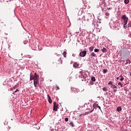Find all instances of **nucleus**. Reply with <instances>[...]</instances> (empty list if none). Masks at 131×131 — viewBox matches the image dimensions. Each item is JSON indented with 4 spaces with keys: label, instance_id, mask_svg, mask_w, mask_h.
Wrapping results in <instances>:
<instances>
[{
    "label": "nucleus",
    "instance_id": "20",
    "mask_svg": "<svg viewBox=\"0 0 131 131\" xmlns=\"http://www.w3.org/2000/svg\"><path fill=\"white\" fill-rule=\"evenodd\" d=\"M124 4H125L126 5H127V4L129 3V0H124Z\"/></svg>",
    "mask_w": 131,
    "mask_h": 131
},
{
    "label": "nucleus",
    "instance_id": "7",
    "mask_svg": "<svg viewBox=\"0 0 131 131\" xmlns=\"http://www.w3.org/2000/svg\"><path fill=\"white\" fill-rule=\"evenodd\" d=\"M93 107L94 109H97V108H99V109L101 110V106H99V105L97 103H94Z\"/></svg>",
    "mask_w": 131,
    "mask_h": 131
},
{
    "label": "nucleus",
    "instance_id": "12",
    "mask_svg": "<svg viewBox=\"0 0 131 131\" xmlns=\"http://www.w3.org/2000/svg\"><path fill=\"white\" fill-rule=\"evenodd\" d=\"M34 77V79H39V76L36 74V73H35Z\"/></svg>",
    "mask_w": 131,
    "mask_h": 131
},
{
    "label": "nucleus",
    "instance_id": "23",
    "mask_svg": "<svg viewBox=\"0 0 131 131\" xmlns=\"http://www.w3.org/2000/svg\"><path fill=\"white\" fill-rule=\"evenodd\" d=\"M126 26H127V28L131 27V21L128 23V25Z\"/></svg>",
    "mask_w": 131,
    "mask_h": 131
},
{
    "label": "nucleus",
    "instance_id": "17",
    "mask_svg": "<svg viewBox=\"0 0 131 131\" xmlns=\"http://www.w3.org/2000/svg\"><path fill=\"white\" fill-rule=\"evenodd\" d=\"M62 55L64 58H66V55H67V52H66V51L63 52Z\"/></svg>",
    "mask_w": 131,
    "mask_h": 131
},
{
    "label": "nucleus",
    "instance_id": "5",
    "mask_svg": "<svg viewBox=\"0 0 131 131\" xmlns=\"http://www.w3.org/2000/svg\"><path fill=\"white\" fill-rule=\"evenodd\" d=\"M58 106L57 102H54L53 103V110L54 111H58Z\"/></svg>",
    "mask_w": 131,
    "mask_h": 131
},
{
    "label": "nucleus",
    "instance_id": "39",
    "mask_svg": "<svg viewBox=\"0 0 131 131\" xmlns=\"http://www.w3.org/2000/svg\"><path fill=\"white\" fill-rule=\"evenodd\" d=\"M16 88H17L16 86H14V87H13V89H16Z\"/></svg>",
    "mask_w": 131,
    "mask_h": 131
},
{
    "label": "nucleus",
    "instance_id": "19",
    "mask_svg": "<svg viewBox=\"0 0 131 131\" xmlns=\"http://www.w3.org/2000/svg\"><path fill=\"white\" fill-rule=\"evenodd\" d=\"M94 47H91L89 48V51H90V52H93V51H94Z\"/></svg>",
    "mask_w": 131,
    "mask_h": 131
},
{
    "label": "nucleus",
    "instance_id": "36",
    "mask_svg": "<svg viewBox=\"0 0 131 131\" xmlns=\"http://www.w3.org/2000/svg\"><path fill=\"white\" fill-rule=\"evenodd\" d=\"M17 92H19V90L18 89H16V91L14 92L15 93H17Z\"/></svg>",
    "mask_w": 131,
    "mask_h": 131
},
{
    "label": "nucleus",
    "instance_id": "21",
    "mask_svg": "<svg viewBox=\"0 0 131 131\" xmlns=\"http://www.w3.org/2000/svg\"><path fill=\"white\" fill-rule=\"evenodd\" d=\"M120 77H121V78L120 79V80L121 81H123V80H124V78H123V77H122V75L120 76Z\"/></svg>",
    "mask_w": 131,
    "mask_h": 131
},
{
    "label": "nucleus",
    "instance_id": "24",
    "mask_svg": "<svg viewBox=\"0 0 131 131\" xmlns=\"http://www.w3.org/2000/svg\"><path fill=\"white\" fill-rule=\"evenodd\" d=\"M94 52L95 53H98V52H100V50L98 49H94Z\"/></svg>",
    "mask_w": 131,
    "mask_h": 131
},
{
    "label": "nucleus",
    "instance_id": "6",
    "mask_svg": "<svg viewBox=\"0 0 131 131\" xmlns=\"http://www.w3.org/2000/svg\"><path fill=\"white\" fill-rule=\"evenodd\" d=\"M86 55V51H82L79 53L80 57H85Z\"/></svg>",
    "mask_w": 131,
    "mask_h": 131
},
{
    "label": "nucleus",
    "instance_id": "34",
    "mask_svg": "<svg viewBox=\"0 0 131 131\" xmlns=\"http://www.w3.org/2000/svg\"><path fill=\"white\" fill-rule=\"evenodd\" d=\"M113 83V82L112 81H110L108 83V84H112Z\"/></svg>",
    "mask_w": 131,
    "mask_h": 131
},
{
    "label": "nucleus",
    "instance_id": "16",
    "mask_svg": "<svg viewBox=\"0 0 131 131\" xmlns=\"http://www.w3.org/2000/svg\"><path fill=\"white\" fill-rule=\"evenodd\" d=\"M101 51L102 53H106V52H107V51L106 50V48H103L102 50Z\"/></svg>",
    "mask_w": 131,
    "mask_h": 131
},
{
    "label": "nucleus",
    "instance_id": "41",
    "mask_svg": "<svg viewBox=\"0 0 131 131\" xmlns=\"http://www.w3.org/2000/svg\"><path fill=\"white\" fill-rule=\"evenodd\" d=\"M107 10H111V8H107Z\"/></svg>",
    "mask_w": 131,
    "mask_h": 131
},
{
    "label": "nucleus",
    "instance_id": "11",
    "mask_svg": "<svg viewBox=\"0 0 131 131\" xmlns=\"http://www.w3.org/2000/svg\"><path fill=\"white\" fill-rule=\"evenodd\" d=\"M48 102L50 103V104H52V99L51 98V96H50L49 95H48Z\"/></svg>",
    "mask_w": 131,
    "mask_h": 131
},
{
    "label": "nucleus",
    "instance_id": "10",
    "mask_svg": "<svg viewBox=\"0 0 131 131\" xmlns=\"http://www.w3.org/2000/svg\"><path fill=\"white\" fill-rule=\"evenodd\" d=\"M78 66H79V64L77 62H75L73 64V67H74V68H78Z\"/></svg>",
    "mask_w": 131,
    "mask_h": 131
},
{
    "label": "nucleus",
    "instance_id": "15",
    "mask_svg": "<svg viewBox=\"0 0 131 131\" xmlns=\"http://www.w3.org/2000/svg\"><path fill=\"white\" fill-rule=\"evenodd\" d=\"M91 80H92V81H93V82L96 81V78H95V77H94V76H92V77H91Z\"/></svg>",
    "mask_w": 131,
    "mask_h": 131
},
{
    "label": "nucleus",
    "instance_id": "25",
    "mask_svg": "<svg viewBox=\"0 0 131 131\" xmlns=\"http://www.w3.org/2000/svg\"><path fill=\"white\" fill-rule=\"evenodd\" d=\"M70 125L71 126H72V127H73V126H74V124H73V122H71L70 123Z\"/></svg>",
    "mask_w": 131,
    "mask_h": 131
},
{
    "label": "nucleus",
    "instance_id": "18",
    "mask_svg": "<svg viewBox=\"0 0 131 131\" xmlns=\"http://www.w3.org/2000/svg\"><path fill=\"white\" fill-rule=\"evenodd\" d=\"M125 65L127 64H130V60H127L126 61V62L125 63Z\"/></svg>",
    "mask_w": 131,
    "mask_h": 131
},
{
    "label": "nucleus",
    "instance_id": "29",
    "mask_svg": "<svg viewBox=\"0 0 131 131\" xmlns=\"http://www.w3.org/2000/svg\"><path fill=\"white\" fill-rule=\"evenodd\" d=\"M102 90L103 92H106L107 91V88L106 87H104L102 89Z\"/></svg>",
    "mask_w": 131,
    "mask_h": 131
},
{
    "label": "nucleus",
    "instance_id": "38",
    "mask_svg": "<svg viewBox=\"0 0 131 131\" xmlns=\"http://www.w3.org/2000/svg\"><path fill=\"white\" fill-rule=\"evenodd\" d=\"M80 74H82L83 73V72H82V71H80Z\"/></svg>",
    "mask_w": 131,
    "mask_h": 131
},
{
    "label": "nucleus",
    "instance_id": "30",
    "mask_svg": "<svg viewBox=\"0 0 131 131\" xmlns=\"http://www.w3.org/2000/svg\"><path fill=\"white\" fill-rule=\"evenodd\" d=\"M28 42V41H27V40L24 41V45H27Z\"/></svg>",
    "mask_w": 131,
    "mask_h": 131
},
{
    "label": "nucleus",
    "instance_id": "35",
    "mask_svg": "<svg viewBox=\"0 0 131 131\" xmlns=\"http://www.w3.org/2000/svg\"><path fill=\"white\" fill-rule=\"evenodd\" d=\"M113 92H114V93H116V92H117V89H114V90H113Z\"/></svg>",
    "mask_w": 131,
    "mask_h": 131
},
{
    "label": "nucleus",
    "instance_id": "37",
    "mask_svg": "<svg viewBox=\"0 0 131 131\" xmlns=\"http://www.w3.org/2000/svg\"><path fill=\"white\" fill-rule=\"evenodd\" d=\"M94 110H95V108H93L92 111H91L90 112V113H92V112H93V111H94Z\"/></svg>",
    "mask_w": 131,
    "mask_h": 131
},
{
    "label": "nucleus",
    "instance_id": "42",
    "mask_svg": "<svg viewBox=\"0 0 131 131\" xmlns=\"http://www.w3.org/2000/svg\"><path fill=\"white\" fill-rule=\"evenodd\" d=\"M117 80L119 79V77H117Z\"/></svg>",
    "mask_w": 131,
    "mask_h": 131
},
{
    "label": "nucleus",
    "instance_id": "2",
    "mask_svg": "<svg viewBox=\"0 0 131 131\" xmlns=\"http://www.w3.org/2000/svg\"><path fill=\"white\" fill-rule=\"evenodd\" d=\"M120 56L122 57V58H125L126 56H127V54L128 53V50L127 49H123L121 51H120Z\"/></svg>",
    "mask_w": 131,
    "mask_h": 131
},
{
    "label": "nucleus",
    "instance_id": "3",
    "mask_svg": "<svg viewBox=\"0 0 131 131\" xmlns=\"http://www.w3.org/2000/svg\"><path fill=\"white\" fill-rule=\"evenodd\" d=\"M56 66H59V65H61V64H62L63 61L61 59V57H60L58 59H57L56 62Z\"/></svg>",
    "mask_w": 131,
    "mask_h": 131
},
{
    "label": "nucleus",
    "instance_id": "22",
    "mask_svg": "<svg viewBox=\"0 0 131 131\" xmlns=\"http://www.w3.org/2000/svg\"><path fill=\"white\" fill-rule=\"evenodd\" d=\"M102 71L104 73H107V72H108V70L107 69H103Z\"/></svg>",
    "mask_w": 131,
    "mask_h": 131
},
{
    "label": "nucleus",
    "instance_id": "8",
    "mask_svg": "<svg viewBox=\"0 0 131 131\" xmlns=\"http://www.w3.org/2000/svg\"><path fill=\"white\" fill-rule=\"evenodd\" d=\"M72 92H74L75 93H79V90L76 88H71Z\"/></svg>",
    "mask_w": 131,
    "mask_h": 131
},
{
    "label": "nucleus",
    "instance_id": "13",
    "mask_svg": "<svg viewBox=\"0 0 131 131\" xmlns=\"http://www.w3.org/2000/svg\"><path fill=\"white\" fill-rule=\"evenodd\" d=\"M122 110V108H121V106H118L117 108V111H118V112H120V111H121Z\"/></svg>",
    "mask_w": 131,
    "mask_h": 131
},
{
    "label": "nucleus",
    "instance_id": "1",
    "mask_svg": "<svg viewBox=\"0 0 131 131\" xmlns=\"http://www.w3.org/2000/svg\"><path fill=\"white\" fill-rule=\"evenodd\" d=\"M122 19L124 20L123 28L124 29H126V28H127V26H126V24H127V21H128V17H127L126 15H124L122 16Z\"/></svg>",
    "mask_w": 131,
    "mask_h": 131
},
{
    "label": "nucleus",
    "instance_id": "4",
    "mask_svg": "<svg viewBox=\"0 0 131 131\" xmlns=\"http://www.w3.org/2000/svg\"><path fill=\"white\" fill-rule=\"evenodd\" d=\"M39 83V79H34V85L35 88L37 87V84L38 85Z\"/></svg>",
    "mask_w": 131,
    "mask_h": 131
},
{
    "label": "nucleus",
    "instance_id": "27",
    "mask_svg": "<svg viewBox=\"0 0 131 131\" xmlns=\"http://www.w3.org/2000/svg\"><path fill=\"white\" fill-rule=\"evenodd\" d=\"M118 84V85H120L121 88H122V86H123V85H122V83H121V82H119Z\"/></svg>",
    "mask_w": 131,
    "mask_h": 131
},
{
    "label": "nucleus",
    "instance_id": "31",
    "mask_svg": "<svg viewBox=\"0 0 131 131\" xmlns=\"http://www.w3.org/2000/svg\"><path fill=\"white\" fill-rule=\"evenodd\" d=\"M55 89L56 91H58V90H60V88H59L58 86H56Z\"/></svg>",
    "mask_w": 131,
    "mask_h": 131
},
{
    "label": "nucleus",
    "instance_id": "32",
    "mask_svg": "<svg viewBox=\"0 0 131 131\" xmlns=\"http://www.w3.org/2000/svg\"><path fill=\"white\" fill-rule=\"evenodd\" d=\"M105 14L106 16H109V15H110L109 12H105Z\"/></svg>",
    "mask_w": 131,
    "mask_h": 131
},
{
    "label": "nucleus",
    "instance_id": "28",
    "mask_svg": "<svg viewBox=\"0 0 131 131\" xmlns=\"http://www.w3.org/2000/svg\"><path fill=\"white\" fill-rule=\"evenodd\" d=\"M89 84L90 85H93V84H95V83H94L93 81H91L90 82Z\"/></svg>",
    "mask_w": 131,
    "mask_h": 131
},
{
    "label": "nucleus",
    "instance_id": "43",
    "mask_svg": "<svg viewBox=\"0 0 131 131\" xmlns=\"http://www.w3.org/2000/svg\"><path fill=\"white\" fill-rule=\"evenodd\" d=\"M99 23H101V21H99Z\"/></svg>",
    "mask_w": 131,
    "mask_h": 131
},
{
    "label": "nucleus",
    "instance_id": "33",
    "mask_svg": "<svg viewBox=\"0 0 131 131\" xmlns=\"http://www.w3.org/2000/svg\"><path fill=\"white\" fill-rule=\"evenodd\" d=\"M64 120H65V121L67 122V121H68V120H69V119L68 118H66L64 119Z\"/></svg>",
    "mask_w": 131,
    "mask_h": 131
},
{
    "label": "nucleus",
    "instance_id": "40",
    "mask_svg": "<svg viewBox=\"0 0 131 131\" xmlns=\"http://www.w3.org/2000/svg\"><path fill=\"white\" fill-rule=\"evenodd\" d=\"M89 113H90V112H88L86 113V114H89Z\"/></svg>",
    "mask_w": 131,
    "mask_h": 131
},
{
    "label": "nucleus",
    "instance_id": "14",
    "mask_svg": "<svg viewBox=\"0 0 131 131\" xmlns=\"http://www.w3.org/2000/svg\"><path fill=\"white\" fill-rule=\"evenodd\" d=\"M91 56L92 57H97V55H96V54L94 53V52H92L91 54Z\"/></svg>",
    "mask_w": 131,
    "mask_h": 131
},
{
    "label": "nucleus",
    "instance_id": "9",
    "mask_svg": "<svg viewBox=\"0 0 131 131\" xmlns=\"http://www.w3.org/2000/svg\"><path fill=\"white\" fill-rule=\"evenodd\" d=\"M34 76L32 75V73H30V80H34Z\"/></svg>",
    "mask_w": 131,
    "mask_h": 131
},
{
    "label": "nucleus",
    "instance_id": "26",
    "mask_svg": "<svg viewBox=\"0 0 131 131\" xmlns=\"http://www.w3.org/2000/svg\"><path fill=\"white\" fill-rule=\"evenodd\" d=\"M112 88L113 89H117V86H116L115 85H112Z\"/></svg>",
    "mask_w": 131,
    "mask_h": 131
}]
</instances>
